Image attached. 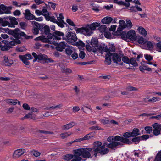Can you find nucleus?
<instances>
[{"mask_svg": "<svg viewBox=\"0 0 161 161\" xmlns=\"http://www.w3.org/2000/svg\"><path fill=\"white\" fill-rule=\"evenodd\" d=\"M128 39L132 41H135L137 38L136 34L133 30H130L127 33Z\"/></svg>", "mask_w": 161, "mask_h": 161, "instance_id": "obj_11", "label": "nucleus"}, {"mask_svg": "<svg viewBox=\"0 0 161 161\" xmlns=\"http://www.w3.org/2000/svg\"><path fill=\"white\" fill-rule=\"evenodd\" d=\"M20 25L21 28L23 29H25V28L27 27V25L26 23L24 22H21L19 23Z\"/></svg>", "mask_w": 161, "mask_h": 161, "instance_id": "obj_57", "label": "nucleus"}, {"mask_svg": "<svg viewBox=\"0 0 161 161\" xmlns=\"http://www.w3.org/2000/svg\"><path fill=\"white\" fill-rule=\"evenodd\" d=\"M60 105H57L56 106H52L51 107H47L45 108V109L47 110H49L50 109H54L56 108H59Z\"/></svg>", "mask_w": 161, "mask_h": 161, "instance_id": "obj_60", "label": "nucleus"}, {"mask_svg": "<svg viewBox=\"0 0 161 161\" xmlns=\"http://www.w3.org/2000/svg\"><path fill=\"white\" fill-rule=\"evenodd\" d=\"M93 149H94L95 151H98L100 148H101L102 143V142L99 141H96L93 143Z\"/></svg>", "mask_w": 161, "mask_h": 161, "instance_id": "obj_19", "label": "nucleus"}, {"mask_svg": "<svg viewBox=\"0 0 161 161\" xmlns=\"http://www.w3.org/2000/svg\"><path fill=\"white\" fill-rule=\"evenodd\" d=\"M105 146L103 145L101 148L99 150V153L101 155H104L107 154L109 152V149L107 148H105Z\"/></svg>", "mask_w": 161, "mask_h": 161, "instance_id": "obj_18", "label": "nucleus"}, {"mask_svg": "<svg viewBox=\"0 0 161 161\" xmlns=\"http://www.w3.org/2000/svg\"><path fill=\"white\" fill-rule=\"evenodd\" d=\"M43 38H44V36L41 35L39 36V37H36V38L34 39V40L36 41H41V42H42Z\"/></svg>", "mask_w": 161, "mask_h": 161, "instance_id": "obj_64", "label": "nucleus"}, {"mask_svg": "<svg viewBox=\"0 0 161 161\" xmlns=\"http://www.w3.org/2000/svg\"><path fill=\"white\" fill-rule=\"evenodd\" d=\"M86 48V49L89 52H92L94 53H95L97 52V49L96 48H94L92 47L89 44H86L85 45Z\"/></svg>", "mask_w": 161, "mask_h": 161, "instance_id": "obj_32", "label": "nucleus"}, {"mask_svg": "<svg viewBox=\"0 0 161 161\" xmlns=\"http://www.w3.org/2000/svg\"><path fill=\"white\" fill-rule=\"evenodd\" d=\"M31 154L35 157H38L40 155V153L36 151L33 150L31 152Z\"/></svg>", "mask_w": 161, "mask_h": 161, "instance_id": "obj_49", "label": "nucleus"}, {"mask_svg": "<svg viewBox=\"0 0 161 161\" xmlns=\"http://www.w3.org/2000/svg\"><path fill=\"white\" fill-rule=\"evenodd\" d=\"M66 22L71 26L75 27V25L74 22L70 19H67L66 20Z\"/></svg>", "mask_w": 161, "mask_h": 161, "instance_id": "obj_62", "label": "nucleus"}, {"mask_svg": "<svg viewBox=\"0 0 161 161\" xmlns=\"http://www.w3.org/2000/svg\"><path fill=\"white\" fill-rule=\"evenodd\" d=\"M121 142L125 144H130L132 143V142L130 141L129 139L127 138H124L123 137H122Z\"/></svg>", "mask_w": 161, "mask_h": 161, "instance_id": "obj_35", "label": "nucleus"}, {"mask_svg": "<svg viewBox=\"0 0 161 161\" xmlns=\"http://www.w3.org/2000/svg\"><path fill=\"white\" fill-rule=\"evenodd\" d=\"M9 20H10V27L14 28L15 27V25H18V22L17 21V19L14 17L9 16L8 17Z\"/></svg>", "mask_w": 161, "mask_h": 161, "instance_id": "obj_14", "label": "nucleus"}, {"mask_svg": "<svg viewBox=\"0 0 161 161\" xmlns=\"http://www.w3.org/2000/svg\"><path fill=\"white\" fill-rule=\"evenodd\" d=\"M112 18L110 17L107 16L103 18L102 20V22L103 24H109L113 20Z\"/></svg>", "mask_w": 161, "mask_h": 161, "instance_id": "obj_20", "label": "nucleus"}, {"mask_svg": "<svg viewBox=\"0 0 161 161\" xmlns=\"http://www.w3.org/2000/svg\"><path fill=\"white\" fill-rule=\"evenodd\" d=\"M91 44L94 47H97L98 44L97 38H92L91 41Z\"/></svg>", "mask_w": 161, "mask_h": 161, "instance_id": "obj_24", "label": "nucleus"}, {"mask_svg": "<svg viewBox=\"0 0 161 161\" xmlns=\"http://www.w3.org/2000/svg\"><path fill=\"white\" fill-rule=\"evenodd\" d=\"M20 30L19 28H16L14 30L10 29L8 31L7 33L10 35H12L13 36L17 32H19Z\"/></svg>", "mask_w": 161, "mask_h": 161, "instance_id": "obj_23", "label": "nucleus"}, {"mask_svg": "<svg viewBox=\"0 0 161 161\" xmlns=\"http://www.w3.org/2000/svg\"><path fill=\"white\" fill-rule=\"evenodd\" d=\"M7 10L5 12H2L0 11V13L2 14H10L11 13V11L10 10L12 9V7L11 6H9L7 7Z\"/></svg>", "mask_w": 161, "mask_h": 161, "instance_id": "obj_45", "label": "nucleus"}, {"mask_svg": "<svg viewBox=\"0 0 161 161\" xmlns=\"http://www.w3.org/2000/svg\"><path fill=\"white\" fill-rule=\"evenodd\" d=\"M48 57V56L45 54H40L38 55V59L40 61H42L41 63H42V61H45V58H46Z\"/></svg>", "mask_w": 161, "mask_h": 161, "instance_id": "obj_33", "label": "nucleus"}, {"mask_svg": "<svg viewBox=\"0 0 161 161\" xmlns=\"http://www.w3.org/2000/svg\"><path fill=\"white\" fill-rule=\"evenodd\" d=\"M139 33L141 35L145 36L147 35V32L146 30L142 27L140 26L137 29Z\"/></svg>", "mask_w": 161, "mask_h": 161, "instance_id": "obj_25", "label": "nucleus"}, {"mask_svg": "<svg viewBox=\"0 0 161 161\" xmlns=\"http://www.w3.org/2000/svg\"><path fill=\"white\" fill-rule=\"evenodd\" d=\"M86 54L84 52L81 51L79 54V58L81 59H83L85 57Z\"/></svg>", "mask_w": 161, "mask_h": 161, "instance_id": "obj_50", "label": "nucleus"}, {"mask_svg": "<svg viewBox=\"0 0 161 161\" xmlns=\"http://www.w3.org/2000/svg\"><path fill=\"white\" fill-rule=\"evenodd\" d=\"M144 129L146 132V133L150 134L153 132V129L152 127L150 126H146L144 128Z\"/></svg>", "mask_w": 161, "mask_h": 161, "instance_id": "obj_37", "label": "nucleus"}, {"mask_svg": "<svg viewBox=\"0 0 161 161\" xmlns=\"http://www.w3.org/2000/svg\"><path fill=\"white\" fill-rule=\"evenodd\" d=\"M74 29L76 30L77 33H80L87 36H90L92 35L91 32H88L89 30L86 26L80 28H78L75 27Z\"/></svg>", "mask_w": 161, "mask_h": 161, "instance_id": "obj_4", "label": "nucleus"}, {"mask_svg": "<svg viewBox=\"0 0 161 161\" xmlns=\"http://www.w3.org/2000/svg\"><path fill=\"white\" fill-rule=\"evenodd\" d=\"M153 128V134L155 136L161 135V124L155 123L152 124Z\"/></svg>", "mask_w": 161, "mask_h": 161, "instance_id": "obj_6", "label": "nucleus"}, {"mask_svg": "<svg viewBox=\"0 0 161 161\" xmlns=\"http://www.w3.org/2000/svg\"><path fill=\"white\" fill-rule=\"evenodd\" d=\"M119 25L118 27L116 33L117 32H121L124 28H126V23L125 21L123 20H120L119 21Z\"/></svg>", "mask_w": 161, "mask_h": 161, "instance_id": "obj_13", "label": "nucleus"}, {"mask_svg": "<svg viewBox=\"0 0 161 161\" xmlns=\"http://www.w3.org/2000/svg\"><path fill=\"white\" fill-rule=\"evenodd\" d=\"M100 23H98L97 22H94L92 24H91L90 25H88L87 26H86V27L89 30V32H91L92 34L93 32L92 31V30H95L96 28L98 27L100 25Z\"/></svg>", "mask_w": 161, "mask_h": 161, "instance_id": "obj_12", "label": "nucleus"}, {"mask_svg": "<svg viewBox=\"0 0 161 161\" xmlns=\"http://www.w3.org/2000/svg\"><path fill=\"white\" fill-rule=\"evenodd\" d=\"M63 49H65V54L69 56L71 55L75 50V49L71 46L69 45L67 43L64 42H61V52L63 51Z\"/></svg>", "mask_w": 161, "mask_h": 161, "instance_id": "obj_3", "label": "nucleus"}, {"mask_svg": "<svg viewBox=\"0 0 161 161\" xmlns=\"http://www.w3.org/2000/svg\"><path fill=\"white\" fill-rule=\"evenodd\" d=\"M61 71L63 73L67 74L71 73L72 72V70L69 68L64 67L61 68Z\"/></svg>", "mask_w": 161, "mask_h": 161, "instance_id": "obj_30", "label": "nucleus"}, {"mask_svg": "<svg viewBox=\"0 0 161 161\" xmlns=\"http://www.w3.org/2000/svg\"><path fill=\"white\" fill-rule=\"evenodd\" d=\"M146 45L147 47V49L148 50H152L153 48V45L152 43L150 41H148L146 43Z\"/></svg>", "mask_w": 161, "mask_h": 161, "instance_id": "obj_36", "label": "nucleus"}, {"mask_svg": "<svg viewBox=\"0 0 161 161\" xmlns=\"http://www.w3.org/2000/svg\"><path fill=\"white\" fill-rule=\"evenodd\" d=\"M155 161H161V150L157 154Z\"/></svg>", "mask_w": 161, "mask_h": 161, "instance_id": "obj_51", "label": "nucleus"}, {"mask_svg": "<svg viewBox=\"0 0 161 161\" xmlns=\"http://www.w3.org/2000/svg\"><path fill=\"white\" fill-rule=\"evenodd\" d=\"M61 36L63 39H65L67 42L72 45L77 39L75 33H73L70 31L66 32L65 36H64V33L61 32Z\"/></svg>", "mask_w": 161, "mask_h": 161, "instance_id": "obj_2", "label": "nucleus"}, {"mask_svg": "<svg viewBox=\"0 0 161 161\" xmlns=\"http://www.w3.org/2000/svg\"><path fill=\"white\" fill-rule=\"evenodd\" d=\"M71 55L73 59L74 60L77 59L78 57V55L75 52V50Z\"/></svg>", "mask_w": 161, "mask_h": 161, "instance_id": "obj_47", "label": "nucleus"}, {"mask_svg": "<svg viewBox=\"0 0 161 161\" xmlns=\"http://www.w3.org/2000/svg\"><path fill=\"white\" fill-rule=\"evenodd\" d=\"M98 51L102 54L103 53V52L108 53L109 52V48H108V47L107 46L105 45L100 46L98 48Z\"/></svg>", "mask_w": 161, "mask_h": 161, "instance_id": "obj_15", "label": "nucleus"}, {"mask_svg": "<svg viewBox=\"0 0 161 161\" xmlns=\"http://www.w3.org/2000/svg\"><path fill=\"white\" fill-rule=\"evenodd\" d=\"M112 59L113 62L115 64H118L119 65H123V63L121 62V56H119L116 53H112Z\"/></svg>", "mask_w": 161, "mask_h": 161, "instance_id": "obj_5", "label": "nucleus"}, {"mask_svg": "<svg viewBox=\"0 0 161 161\" xmlns=\"http://www.w3.org/2000/svg\"><path fill=\"white\" fill-rule=\"evenodd\" d=\"M1 25L3 27H5L7 26H8L9 27H10V25H10V23L8 21L5 20H3L1 24Z\"/></svg>", "mask_w": 161, "mask_h": 161, "instance_id": "obj_43", "label": "nucleus"}, {"mask_svg": "<svg viewBox=\"0 0 161 161\" xmlns=\"http://www.w3.org/2000/svg\"><path fill=\"white\" fill-rule=\"evenodd\" d=\"M25 18L27 20H35L36 17L30 12L29 9H26L25 10V13H24Z\"/></svg>", "mask_w": 161, "mask_h": 161, "instance_id": "obj_10", "label": "nucleus"}, {"mask_svg": "<svg viewBox=\"0 0 161 161\" xmlns=\"http://www.w3.org/2000/svg\"><path fill=\"white\" fill-rule=\"evenodd\" d=\"M7 6L4 5L3 4H2L0 5V11L5 12L7 10ZM3 14L0 13V14Z\"/></svg>", "mask_w": 161, "mask_h": 161, "instance_id": "obj_46", "label": "nucleus"}, {"mask_svg": "<svg viewBox=\"0 0 161 161\" xmlns=\"http://www.w3.org/2000/svg\"><path fill=\"white\" fill-rule=\"evenodd\" d=\"M89 129L92 131L100 130L102 128L100 126L97 125L93 126L89 128Z\"/></svg>", "mask_w": 161, "mask_h": 161, "instance_id": "obj_40", "label": "nucleus"}, {"mask_svg": "<svg viewBox=\"0 0 161 161\" xmlns=\"http://www.w3.org/2000/svg\"><path fill=\"white\" fill-rule=\"evenodd\" d=\"M127 24H126V27H127L129 29H130L132 26V24L131 21L129 20L126 21Z\"/></svg>", "mask_w": 161, "mask_h": 161, "instance_id": "obj_54", "label": "nucleus"}, {"mask_svg": "<svg viewBox=\"0 0 161 161\" xmlns=\"http://www.w3.org/2000/svg\"><path fill=\"white\" fill-rule=\"evenodd\" d=\"M71 134L72 133L70 131L61 133V138L63 139H65L70 136Z\"/></svg>", "mask_w": 161, "mask_h": 161, "instance_id": "obj_34", "label": "nucleus"}, {"mask_svg": "<svg viewBox=\"0 0 161 161\" xmlns=\"http://www.w3.org/2000/svg\"><path fill=\"white\" fill-rule=\"evenodd\" d=\"M75 124V122L72 121L62 126V129L63 130H68L74 126Z\"/></svg>", "mask_w": 161, "mask_h": 161, "instance_id": "obj_16", "label": "nucleus"}, {"mask_svg": "<svg viewBox=\"0 0 161 161\" xmlns=\"http://www.w3.org/2000/svg\"><path fill=\"white\" fill-rule=\"evenodd\" d=\"M134 137L132 139V141L136 144L138 143L141 140L140 137L136 136Z\"/></svg>", "mask_w": 161, "mask_h": 161, "instance_id": "obj_39", "label": "nucleus"}, {"mask_svg": "<svg viewBox=\"0 0 161 161\" xmlns=\"http://www.w3.org/2000/svg\"><path fill=\"white\" fill-rule=\"evenodd\" d=\"M111 53L110 52L108 53L105 55V62L106 64L108 65H109L111 64Z\"/></svg>", "mask_w": 161, "mask_h": 161, "instance_id": "obj_17", "label": "nucleus"}, {"mask_svg": "<svg viewBox=\"0 0 161 161\" xmlns=\"http://www.w3.org/2000/svg\"><path fill=\"white\" fill-rule=\"evenodd\" d=\"M120 56H121V58H122L123 62L125 63L129 64L130 59L127 56H124L123 53L121 54Z\"/></svg>", "mask_w": 161, "mask_h": 161, "instance_id": "obj_31", "label": "nucleus"}, {"mask_svg": "<svg viewBox=\"0 0 161 161\" xmlns=\"http://www.w3.org/2000/svg\"><path fill=\"white\" fill-rule=\"evenodd\" d=\"M93 149L91 148H82L75 149V151L76 154H78L79 155L81 156L82 157L86 158V160L92 157L91 153Z\"/></svg>", "mask_w": 161, "mask_h": 161, "instance_id": "obj_1", "label": "nucleus"}, {"mask_svg": "<svg viewBox=\"0 0 161 161\" xmlns=\"http://www.w3.org/2000/svg\"><path fill=\"white\" fill-rule=\"evenodd\" d=\"M147 41L145 40L142 37H140L137 40V42L138 43L141 44H144Z\"/></svg>", "mask_w": 161, "mask_h": 161, "instance_id": "obj_41", "label": "nucleus"}, {"mask_svg": "<svg viewBox=\"0 0 161 161\" xmlns=\"http://www.w3.org/2000/svg\"><path fill=\"white\" fill-rule=\"evenodd\" d=\"M153 136L152 135H143L140 136L141 140H146L147 139H148L149 137H151Z\"/></svg>", "mask_w": 161, "mask_h": 161, "instance_id": "obj_38", "label": "nucleus"}, {"mask_svg": "<svg viewBox=\"0 0 161 161\" xmlns=\"http://www.w3.org/2000/svg\"><path fill=\"white\" fill-rule=\"evenodd\" d=\"M109 51L114 52L115 51V46L113 44H110L109 45Z\"/></svg>", "mask_w": 161, "mask_h": 161, "instance_id": "obj_56", "label": "nucleus"}, {"mask_svg": "<svg viewBox=\"0 0 161 161\" xmlns=\"http://www.w3.org/2000/svg\"><path fill=\"white\" fill-rule=\"evenodd\" d=\"M121 145L120 142L119 141H115L111 142V143L107 144V147L112 150H115L118 148L120 147Z\"/></svg>", "mask_w": 161, "mask_h": 161, "instance_id": "obj_7", "label": "nucleus"}, {"mask_svg": "<svg viewBox=\"0 0 161 161\" xmlns=\"http://www.w3.org/2000/svg\"><path fill=\"white\" fill-rule=\"evenodd\" d=\"M73 45L80 47H84L85 46V44L82 41L80 40H79L78 42H75Z\"/></svg>", "mask_w": 161, "mask_h": 161, "instance_id": "obj_26", "label": "nucleus"}, {"mask_svg": "<svg viewBox=\"0 0 161 161\" xmlns=\"http://www.w3.org/2000/svg\"><path fill=\"white\" fill-rule=\"evenodd\" d=\"M1 49L2 51H5L9 50V48L8 47V45H4L2 47Z\"/></svg>", "mask_w": 161, "mask_h": 161, "instance_id": "obj_63", "label": "nucleus"}, {"mask_svg": "<svg viewBox=\"0 0 161 161\" xmlns=\"http://www.w3.org/2000/svg\"><path fill=\"white\" fill-rule=\"evenodd\" d=\"M123 136L125 138H129L131 137V132L128 131L124 133Z\"/></svg>", "mask_w": 161, "mask_h": 161, "instance_id": "obj_59", "label": "nucleus"}, {"mask_svg": "<svg viewBox=\"0 0 161 161\" xmlns=\"http://www.w3.org/2000/svg\"><path fill=\"white\" fill-rule=\"evenodd\" d=\"M156 50L159 52H161V42H158L156 44Z\"/></svg>", "mask_w": 161, "mask_h": 161, "instance_id": "obj_52", "label": "nucleus"}, {"mask_svg": "<svg viewBox=\"0 0 161 161\" xmlns=\"http://www.w3.org/2000/svg\"><path fill=\"white\" fill-rule=\"evenodd\" d=\"M32 32L35 35H36L39 34V29L38 28L36 27L33 28L32 30Z\"/></svg>", "mask_w": 161, "mask_h": 161, "instance_id": "obj_61", "label": "nucleus"}, {"mask_svg": "<svg viewBox=\"0 0 161 161\" xmlns=\"http://www.w3.org/2000/svg\"><path fill=\"white\" fill-rule=\"evenodd\" d=\"M26 94L27 97L32 98H41L43 97L42 95L40 94H35L34 92H31L29 90H27L26 92Z\"/></svg>", "mask_w": 161, "mask_h": 161, "instance_id": "obj_8", "label": "nucleus"}, {"mask_svg": "<svg viewBox=\"0 0 161 161\" xmlns=\"http://www.w3.org/2000/svg\"><path fill=\"white\" fill-rule=\"evenodd\" d=\"M121 36V38L125 40H127L128 39V34L125 31L118 32Z\"/></svg>", "mask_w": 161, "mask_h": 161, "instance_id": "obj_28", "label": "nucleus"}, {"mask_svg": "<svg viewBox=\"0 0 161 161\" xmlns=\"http://www.w3.org/2000/svg\"><path fill=\"white\" fill-rule=\"evenodd\" d=\"M4 59L2 61V63H3V65L5 66V65L7 64L8 63L9 59L6 56H4L3 57Z\"/></svg>", "mask_w": 161, "mask_h": 161, "instance_id": "obj_48", "label": "nucleus"}, {"mask_svg": "<svg viewBox=\"0 0 161 161\" xmlns=\"http://www.w3.org/2000/svg\"><path fill=\"white\" fill-rule=\"evenodd\" d=\"M44 33L45 35H47L50 31V29L49 27L47 25H45L44 27Z\"/></svg>", "mask_w": 161, "mask_h": 161, "instance_id": "obj_53", "label": "nucleus"}, {"mask_svg": "<svg viewBox=\"0 0 161 161\" xmlns=\"http://www.w3.org/2000/svg\"><path fill=\"white\" fill-rule=\"evenodd\" d=\"M19 58L25 65H29L30 64V62L28 61V59L26 57H21L20 55L19 56Z\"/></svg>", "mask_w": 161, "mask_h": 161, "instance_id": "obj_27", "label": "nucleus"}, {"mask_svg": "<svg viewBox=\"0 0 161 161\" xmlns=\"http://www.w3.org/2000/svg\"><path fill=\"white\" fill-rule=\"evenodd\" d=\"M95 133L94 132H92L87 134V135L85 136L82 137L83 141L88 140L93 137H94L95 136Z\"/></svg>", "mask_w": 161, "mask_h": 161, "instance_id": "obj_21", "label": "nucleus"}, {"mask_svg": "<svg viewBox=\"0 0 161 161\" xmlns=\"http://www.w3.org/2000/svg\"><path fill=\"white\" fill-rule=\"evenodd\" d=\"M107 27L105 25H101L98 28L99 31L102 33L104 32L106 30Z\"/></svg>", "mask_w": 161, "mask_h": 161, "instance_id": "obj_42", "label": "nucleus"}, {"mask_svg": "<svg viewBox=\"0 0 161 161\" xmlns=\"http://www.w3.org/2000/svg\"><path fill=\"white\" fill-rule=\"evenodd\" d=\"M131 132V137H136L140 135L139 130L138 129L135 128H134Z\"/></svg>", "mask_w": 161, "mask_h": 161, "instance_id": "obj_22", "label": "nucleus"}, {"mask_svg": "<svg viewBox=\"0 0 161 161\" xmlns=\"http://www.w3.org/2000/svg\"><path fill=\"white\" fill-rule=\"evenodd\" d=\"M25 150L24 149H17L14 151L13 154V157L15 158H18L25 153Z\"/></svg>", "mask_w": 161, "mask_h": 161, "instance_id": "obj_9", "label": "nucleus"}, {"mask_svg": "<svg viewBox=\"0 0 161 161\" xmlns=\"http://www.w3.org/2000/svg\"><path fill=\"white\" fill-rule=\"evenodd\" d=\"M25 118H31L32 119V113H29L28 114L26 115L23 118H22V119Z\"/></svg>", "mask_w": 161, "mask_h": 161, "instance_id": "obj_58", "label": "nucleus"}, {"mask_svg": "<svg viewBox=\"0 0 161 161\" xmlns=\"http://www.w3.org/2000/svg\"><path fill=\"white\" fill-rule=\"evenodd\" d=\"M54 61L52 60L51 58H48V57L46 58H45V61H42V63L43 64H45V63H53Z\"/></svg>", "mask_w": 161, "mask_h": 161, "instance_id": "obj_44", "label": "nucleus"}, {"mask_svg": "<svg viewBox=\"0 0 161 161\" xmlns=\"http://www.w3.org/2000/svg\"><path fill=\"white\" fill-rule=\"evenodd\" d=\"M144 57L146 60L148 61H150L153 60V57L150 55L146 54L144 55Z\"/></svg>", "mask_w": 161, "mask_h": 161, "instance_id": "obj_55", "label": "nucleus"}, {"mask_svg": "<svg viewBox=\"0 0 161 161\" xmlns=\"http://www.w3.org/2000/svg\"><path fill=\"white\" fill-rule=\"evenodd\" d=\"M129 64H131L134 67L138 66V63L136 62V59L132 57L130 59Z\"/></svg>", "mask_w": 161, "mask_h": 161, "instance_id": "obj_29", "label": "nucleus"}]
</instances>
